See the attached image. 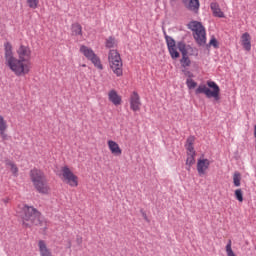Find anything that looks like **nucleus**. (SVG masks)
I'll use <instances>...</instances> for the list:
<instances>
[{
	"label": "nucleus",
	"mask_w": 256,
	"mask_h": 256,
	"mask_svg": "<svg viewBox=\"0 0 256 256\" xmlns=\"http://www.w3.org/2000/svg\"><path fill=\"white\" fill-rule=\"evenodd\" d=\"M106 47L108 49H113V47H117V40L114 37H109L106 39Z\"/></svg>",
	"instance_id": "b1692460"
},
{
	"label": "nucleus",
	"mask_w": 256,
	"mask_h": 256,
	"mask_svg": "<svg viewBox=\"0 0 256 256\" xmlns=\"http://www.w3.org/2000/svg\"><path fill=\"white\" fill-rule=\"evenodd\" d=\"M82 67H86V65H85V64H83V65H82Z\"/></svg>",
	"instance_id": "7c9ffc66"
},
{
	"label": "nucleus",
	"mask_w": 256,
	"mask_h": 256,
	"mask_svg": "<svg viewBox=\"0 0 256 256\" xmlns=\"http://www.w3.org/2000/svg\"><path fill=\"white\" fill-rule=\"evenodd\" d=\"M210 9H211L214 17H219L220 19H223V17H225V13H223V11H221V8L219 7V3L212 2L210 4Z\"/></svg>",
	"instance_id": "aec40b11"
},
{
	"label": "nucleus",
	"mask_w": 256,
	"mask_h": 256,
	"mask_svg": "<svg viewBox=\"0 0 256 256\" xmlns=\"http://www.w3.org/2000/svg\"><path fill=\"white\" fill-rule=\"evenodd\" d=\"M194 144H195V136L188 137L185 145L187 150V159H186L187 171H191V167L195 165V156L197 155V152H195V147H193Z\"/></svg>",
	"instance_id": "6e6552de"
},
{
	"label": "nucleus",
	"mask_w": 256,
	"mask_h": 256,
	"mask_svg": "<svg viewBox=\"0 0 256 256\" xmlns=\"http://www.w3.org/2000/svg\"><path fill=\"white\" fill-rule=\"evenodd\" d=\"M168 51L172 59H179V53L177 52V44L171 36H165Z\"/></svg>",
	"instance_id": "9b49d317"
},
{
	"label": "nucleus",
	"mask_w": 256,
	"mask_h": 256,
	"mask_svg": "<svg viewBox=\"0 0 256 256\" xmlns=\"http://www.w3.org/2000/svg\"><path fill=\"white\" fill-rule=\"evenodd\" d=\"M231 245H232L231 240H228V243L226 245L227 256H237V255H235V252H233V248L231 247Z\"/></svg>",
	"instance_id": "bb28decb"
},
{
	"label": "nucleus",
	"mask_w": 256,
	"mask_h": 256,
	"mask_svg": "<svg viewBox=\"0 0 256 256\" xmlns=\"http://www.w3.org/2000/svg\"><path fill=\"white\" fill-rule=\"evenodd\" d=\"M7 129H9L7 120H5V117H3V115H0V137L4 141L7 139Z\"/></svg>",
	"instance_id": "dca6fc26"
},
{
	"label": "nucleus",
	"mask_w": 256,
	"mask_h": 256,
	"mask_svg": "<svg viewBox=\"0 0 256 256\" xmlns=\"http://www.w3.org/2000/svg\"><path fill=\"white\" fill-rule=\"evenodd\" d=\"M29 177L37 193L40 195H51V186L43 170L34 168L30 170Z\"/></svg>",
	"instance_id": "f03ea898"
},
{
	"label": "nucleus",
	"mask_w": 256,
	"mask_h": 256,
	"mask_svg": "<svg viewBox=\"0 0 256 256\" xmlns=\"http://www.w3.org/2000/svg\"><path fill=\"white\" fill-rule=\"evenodd\" d=\"M108 63L110 69L117 77L123 75V60L121 59V54L117 50H110L108 53Z\"/></svg>",
	"instance_id": "39448f33"
},
{
	"label": "nucleus",
	"mask_w": 256,
	"mask_h": 256,
	"mask_svg": "<svg viewBox=\"0 0 256 256\" xmlns=\"http://www.w3.org/2000/svg\"><path fill=\"white\" fill-rule=\"evenodd\" d=\"M107 146H108L110 153H112V155H114V157H121V155H123V150L121 149V146H119V144L117 142H115L113 140H108Z\"/></svg>",
	"instance_id": "4468645a"
},
{
	"label": "nucleus",
	"mask_w": 256,
	"mask_h": 256,
	"mask_svg": "<svg viewBox=\"0 0 256 256\" xmlns=\"http://www.w3.org/2000/svg\"><path fill=\"white\" fill-rule=\"evenodd\" d=\"M242 47L245 51H251V35L247 32L241 36Z\"/></svg>",
	"instance_id": "6ab92c4d"
},
{
	"label": "nucleus",
	"mask_w": 256,
	"mask_h": 256,
	"mask_svg": "<svg viewBox=\"0 0 256 256\" xmlns=\"http://www.w3.org/2000/svg\"><path fill=\"white\" fill-rule=\"evenodd\" d=\"M130 109L133 111H141V97L136 91L130 95Z\"/></svg>",
	"instance_id": "ddd939ff"
},
{
	"label": "nucleus",
	"mask_w": 256,
	"mask_h": 256,
	"mask_svg": "<svg viewBox=\"0 0 256 256\" xmlns=\"http://www.w3.org/2000/svg\"><path fill=\"white\" fill-rule=\"evenodd\" d=\"M4 64L16 77H23L31 73L33 64L31 63L33 51L31 47L21 44L17 50V57L13 51V44L5 42L4 45Z\"/></svg>",
	"instance_id": "f257e3e1"
},
{
	"label": "nucleus",
	"mask_w": 256,
	"mask_h": 256,
	"mask_svg": "<svg viewBox=\"0 0 256 256\" xmlns=\"http://www.w3.org/2000/svg\"><path fill=\"white\" fill-rule=\"evenodd\" d=\"M188 29L193 32V37L198 45H205L207 43V33L205 27L201 22L192 21L188 24Z\"/></svg>",
	"instance_id": "423d86ee"
},
{
	"label": "nucleus",
	"mask_w": 256,
	"mask_h": 256,
	"mask_svg": "<svg viewBox=\"0 0 256 256\" xmlns=\"http://www.w3.org/2000/svg\"><path fill=\"white\" fill-rule=\"evenodd\" d=\"M6 167L9 169L14 177L19 176V168L17 167V164L15 162L7 160L6 161Z\"/></svg>",
	"instance_id": "412c9836"
},
{
	"label": "nucleus",
	"mask_w": 256,
	"mask_h": 256,
	"mask_svg": "<svg viewBox=\"0 0 256 256\" xmlns=\"http://www.w3.org/2000/svg\"><path fill=\"white\" fill-rule=\"evenodd\" d=\"M71 31L74 37H81L83 35V27L79 23L72 24Z\"/></svg>",
	"instance_id": "4be33fe9"
},
{
	"label": "nucleus",
	"mask_w": 256,
	"mask_h": 256,
	"mask_svg": "<svg viewBox=\"0 0 256 256\" xmlns=\"http://www.w3.org/2000/svg\"><path fill=\"white\" fill-rule=\"evenodd\" d=\"M209 45L214 47L215 49H217V47H219V42L217 41V39L215 37H212Z\"/></svg>",
	"instance_id": "c756f323"
},
{
	"label": "nucleus",
	"mask_w": 256,
	"mask_h": 256,
	"mask_svg": "<svg viewBox=\"0 0 256 256\" xmlns=\"http://www.w3.org/2000/svg\"><path fill=\"white\" fill-rule=\"evenodd\" d=\"M180 63L182 65V67H189L191 65V59H189V56L182 54Z\"/></svg>",
	"instance_id": "393cba45"
},
{
	"label": "nucleus",
	"mask_w": 256,
	"mask_h": 256,
	"mask_svg": "<svg viewBox=\"0 0 256 256\" xmlns=\"http://www.w3.org/2000/svg\"><path fill=\"white\" fill-rule=\"evenodd\" d=\"M60 179H62L63 183L69 185V187H79V177L68 166L61 168Z\"/></svg>",
	"instance_id": "0eeeda50"
},
{
	"label": "nucleus",
	"mask_w": 256,
	"mask_h": 256,
	"mask_svg": "<svg viewBox=\"0 0 256 256\" xmlns=\"http://www.w3.org/2000/svg\"><path fill=\"white\" fill-rule=\"evenodd\" d=\"M22 223L24 227H33L41 223V212L33 206L23 207Z\"/></svg>",
	"instance_id": "20e7f679"
},
{
	"label": "nucleus",
	"mask_w": 256,
	"mask_h": 256,
	"mask_svg": "<svg viewBox=\"0 0 256 256\" xmlns=\"http://www.w3.org/2000/svg\"><path fill=\"white\" fill-rule=\"evenodd\" d=\"M177 47L182 55H186L187 57H189V55L197 56V48H193L190 45H186L183 42H179Z\"/></svg>",
	"instance_id": "f8f14e48"
},
{
	"label": "nucleus",
	"mask_w": 256,
	"mask_h": 256,
	"mask_svg": "<svg viewBox=\"0 0 256 256\" xmlns=\"http://www.w3.org/2000/svg\"><path fill=\"white\" fill-rule=\"evenodd\" d=\"M38 252L40 256H53V252L45 240L38 241Z\"/></svg>",
	"instance_id": "2eb2a0df"
},
{
	"label": "nucleus",
	"mask_w": 256,
	"mask_h": 256,
	"mask_svg": "<svg viewBox=\"0 0 256 256\" xmlns=\"http://www.w3.org/2000/svg\"><path fill=\"white\" fill-rule=\"evenodd\" d=\"M196 95H205L207 99H214V101H219L221 99V88L215 83V81H207L205 84H200L195 90Z\"/></svg>",
	"instance_id": "7ed1b4c3"
},
{
	"label": "nucleus",
	"mask_w": 256,
	"mask_h": 256,
	"mask_svg": "<svg viewBox=\"0 0 256 256\" xmlns=\"http://www.w3.org/2000/svg\"><path fill=\"white\" fill-rule=\"evenodd\" d=\"M186 85L188 87V89H195V87H197V82H195V80L188 78L186 80Z\"/></svg>",
	"instance_id": "c85d7f7f"
},
{
	"label": "nucleus",
	"mask_w": 256,
	"mask_h": 256,
	"mask_svg": "<svg viewBox=\"0 0 256 256\" xmlns=\"http://www.w3.org/2000/svg\"><path fill=\"white\" fill-rule=\"evenodd\" d=\"M26 3L30 9H37L39 7V0H26Z\"/></svg>",
	"instance_id": "a878e982"
},
{
	"label": "nucleus",
	"mask_w": 256,
	"mask_h": 256,
	"mask_svg": "<svg viewBox=\"0 0 256 256\" xmlns=\"http://www.w3.org/2000/svg\"><path fill=\"white\" fill-rule=\"evenodd\" d=\"M108 99L113 105H121V96L114 89L108 92Z\"/></svg>",
	"instance_id": "f3484780"
},
{
	"label": "nucleus",
	"mask_w": 256,
	"mask_h": 256,
	"mask_svg": "<svg viewBox=\"0 0 256 256\" xmlns=\"http://www.w3.org/2000/svg\"><path fill=\"white\" fill-rule=\"evenodd\" d=\"M234 195L239 203H243V190L236 189Z\"/></svg>",
	"instance_id": "cd10ccee"
},
{
	"label": "nucleus",
	"mask_w": 256,
	"mask_h": 256,
	"mask_svg": "<svg viewBox=\"0 0 256 256\" xmlns=\"http://www.w3.org/2000/svg\"><path fill=\"white\" fill-rule=\"evenodd\" d=\"M183 3L189 11H193L194 13L199 11V0H183Z\"/></svg>",
	"instance_id": "a211bd4d"
},
{
	"label": "nucleus",
	"mask_w": 256,
	"mask_h": 256,
	"mask_svg": "<svg viewBox=\"0 0 256 256\" xmlns=\"http://www.w3.org/2000/svg\"><path fill=\"white\" fill-rule=\"evenodd\" d=\"M209 167H211V160L207 158L198 159L196 168L198 171V175H200V177H202V175H207Z\"/></svg>",
	"instance_id": "9d476101"
},
{
	"label": "nucleus",
	"mask_w": 256,
	"mask_h": 256,
	"mask_svg": "<svg viewBox=\"0 0 256 256\" xmlns=\"http://www.w3.org/2000/svg\"><path fill=\"white\" fill-rule=\"evenodd\" d=\"M80 53H82V55H84V57H86L88 61H91L96 69L103 71V64H101V59L99 58V56H97V54H95L93 49L82 45L80 46Z\"/></svg>",
	"instance_id": "1a4fd4ad"
},
{
	"label": "nucleus",
	"mask_w": 256,
	"mask_h": 256,
	"mask_svg": "<svg viewBox=\"0 0 256 256\" xmlns=\"http://www.w3.org/2000/svg\"><path fill=\"white\" fill-rule=\"evenodd\" d=\"M233 184L235 187H241V173H239V172L234 173Z\"/></svg>",
	"instance_id": "5701e85b"
}]
</instances>
